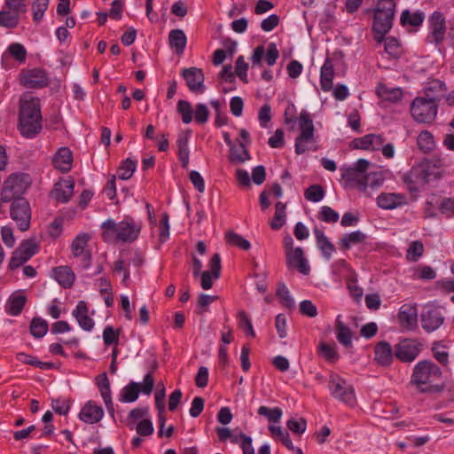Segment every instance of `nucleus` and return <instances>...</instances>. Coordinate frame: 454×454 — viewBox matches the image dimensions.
<instances>
[{"instance_id":"obj_29","label":"nucleus","mask_w":454,"mask_h":454,"mask_svg":"<svg viewBox=\"0 0 454 454\" xmlns=\"http://www.w3.org/2000/svg\"><path fill=\"white\" fill-rule=\"evenodd\" d=\"M299 127L301 133L299 135L300 139L313 140L314 137V125L310 114L306 111L302 110L299 116Z\"/></svg>"},{"instance_id":"obj_62","label":"nucleus","mask_w":454,"mask_h":454,"mask_svg":"<svg viewBox=\"0 0 454 454\" xmlns=\"http://www.w3.org/2000/svg\"><path fill=\"white\" fill-rule=\"evenodd\" d=\"M51 407L56 413L66 416L69 412L70 403L64 398L52 399Z\"/></svg>"},{"instance_id":"obj_5","label":"nucleus","mask_w":454,"mask_h":454,"mask_svg":"<svg viewBox=\"0 0 454 454\" xmlns=\"http://www.w3.org/2000/svg\"><path fill=\"white\" fill-rule=\"evenodd\" d=\"M30 185L29 175L13 173L4 181L1 192L2 202L12 201L25 193Z\"/></svg>"},{"instance_id":"obj_51","label":"nucleus","mask_w":454,"mask_h":454,"mask_svg":"<svg viewBox=\"0 0 454 454\" xmlns=\"http://www.w3.org/2000/svg\"><path fill=\"white\" fill-rule=\"evenodd\" d=\"M260 416L266 417L270 422L278 423L282 417V410L279 407L269 408L266 406L259 407L257 411Z\"/></svg>"},{"instance_id":"obj_60","label":"nucleus","mask_w":454,"mask_h":454,"mask_svg":"<svg viewBox=\"0 0 454 454\" xmlns=\"http://www.w3.org/2000/svg\"><path fill=\"white\" fill-rule=\"evenodd\" d=\"M384 182V177L380 172H370L365 175L364 191L368 186L372 188L380 186Z\"/></svg>"},{"instance_id":"obj_20","label":"nucleus","mask_w":454,"mask_h":454,"mask_svg":"<svg viewBox=\"0 0 454 454\" xmlns=\"http://www.w3.org/2000/svg\"><path fill=\"white\" fill-rule=\"evenodd\" d=\"M103 416L104 411L102 407L97 405L93 401L87 402L79 413V419L88 424L98 423Z\"/></svg>"},{"instance_id":"obj_15","label":"nucleus","mask_w":454,"mask_h":454,"mask_svg":"<svg viewBox=\"0 0 454 454\" xmlns=\"http://www.w3.org/2000/svg\"><path fill=\"white\" fill-rule=\"evenodd\" d=\"M430 26V35L428 38L431 43H434L436 45L440 44L443 39L446 30L445 19L440 12H434L429 17Z\"/></svg>"},{"instance_id":"obj_30","label":"nucleus","mask_w":454,"mask_h":454,"mask_svg":"<svg viewBox=\"0 0 454 454\" xmlns=\"http://www.w3.org/2000/svg\"><path fill=\"white\" fill-rule=\"evenodd\" d=\"M52 276L64 288H70L74 281V274L68 266L54 268L52 270Z\"/></svg>"},{"instance_id":"obj_48","label":"nucleus","mask_w":454,"mask_h":454,"mask_svg":"<svg viewBox=\"0 0 454 454\" xmlns=\"http://www.w3.org/2000/svg\"><path fill=\"white\" fill-rule=\"evenodd\" d=\"M48 331V323L41 317H34L30 323V333L35 338L43 337Z\"/></svg>"},{"instance_id":"obj_17","label":"nucleus","mask_w":454,"mask_h":454,"mask_svg":"<svg viewBox=\"0 0 454 454\" xmlns=\"http://www.w3.org/2000/svg\"><path fill=\"white\" fill-rule=\"evenodd\" d=\"M286 264L288 268L297 269L299 272L308 275L310 271L309 265L304 256L301 247H295L294 250L286 253Z\"/></svg>"},{"instance_id":"obj_35","label":"nucleus","mask_w":454,"mask_h":454,"mask_svg":"<svg viewBox=\"0 0 454 454\" xmlns=\"http://www.w3.org/2000/svg\"><path fill=\"white\" fill-rule=\"evenodd\" d=\"M314 234L322 254L325 258L330 259L335 250L333 244L327 239L322 230L315 228Z\"/></svg>"},{"instance_id":"obj_27","label":"nucleus","mask_w":454,"mask_h":454,"mask_svg":"<svg viewBox=\"0 0 454 454\" xmlns=\"http://www.w3.org/2000/svg\"><path fill=\"white\" fill-rule=\"evenodd\" d=\"M341 178L344 179L348 185L356 187L364 192V178L365 175L356 172L351 167H343L341 169Z\"/></svg>"},{"instance_id":"obj_47","label":"nucleus","mask_w":454,"mask_h":454,"mask_svg":"<svg viewBox=\"0 0 454 454\" xmlns=\"http://www.w3.org/2000/svg\"><path fill=\"white\" fill-rule=\"evenodd\" d=\"M28 261L33 255L38 252V245L32 239H25L16 248Z\"/></svg>"},{"instance_id":"obj_28","label":"nucleus","mask_w":454,"mask_h":454,"mask_svg":"<svg viewBox=\"0 0 454 454\" xmlns=\"http://www.w3.org/2000/svg\"><path fill=\"white\" fill-rule=\"evenodd\" d=\"M223 139L224 142L230 146V160L231 162L244 163L245 161L250 160L249 152L244 143L240 142L242 154H237V147L232 143V140L231 139L230 134L228 132L223 133Z\"/></svg>"},{"instance_id":"obj_22","label":"nucleus","mask_w":454,"mask_h":454,"mask_svg":"<svg viewBox=\"0 0 454 454\" xmlns=\"http://www.w3.org/2000/svg\"><path fill=\"white\" fill-rule=\"evenodd\" d=\"M89 309L84 301H78L76 308L73 310L72 315L77 320L79 325L83 330L90 332L94 327V320L89 317Z\"/></svg>"},{"instance_id":"obj_10","label":"nucleus","mask_w":454,"mask_h":454,"mask_svg":"<svg viewBox=\"0 0 454 454\" xmlns=\"http://www.w3.org/2000/svg\"><path fill=\"white\" fill-rule=\"evenodd\" d=\"M154 387V379L151 373H147L145 376L143 383L129 382L126 387H123L121 393V401L125 403L135 402L142 392L145 395H150Z\"/></svg>"},{"instance_id":"obj_34","label":"nucleus","mask_w":454,"mask_h":454,"mask_svg":"<svg viewBox=\"0 0 454 454\" xmlns=\"http://www.w3.org/2000/svg\"><path fill=\"white\" fill-rule=\"evenodd\" d=\"M169 45L171 48L175 49V51L177 55H181L184 53L185 46H186V35L184 32L181 29H173L170 31L168 35Z\"/></svg>"},{"instance_id":"obj_38","label":"nucleus","mask_w":454,"mask_h":454,"mask_svg":"<svg viewBox=\"0 0 454 454\" xmlns=\"http://www.w3.org/2000/svg\"><path fill=\"white\" fill-rule=\"evenodd\" d=\"M367 236L361 231H356L345 234L340 240V246L342 250H348L353 245H357L365 241Z\"/></svg>"},{"instance_id":"obj_16","label":"nucleus","mask_w":454,"mask_h":454,"mask_svg":"<svg viewBox=\"0 0 454 454\" xmlns=\"http://www.w3.org/2000/svg\"><path fill=\"white\" fill-rule=\"evenodd\" d=\"M445 317L437 308H431L421 314V326L427 333H432L444 323Z\"/></svg>"},{"instance_id":"obj_59","label":"nucleus","mask_w":454,"mask_h":454,"mask_svg":"<svg viewBox=\"0 0 454 454\" xmlns=\"http://www.w3.org/2000/svg\"><path fill=\"white\" fill-rule=\"evenodd\" d=\"M8 51L18 62H25L27 59V51L22 44L19 43H13L9 45Z\"/></svg>"},{"instance_id":"obj_63","label":"nucleus","mask_w":454,"mask_h":454,"mask_svg":"<svg viewBox=\"0 0 454 454\" xmlns=\"http://www.w3.org/2000/svg\"><path fill=\"white\" fill-rule=\"evenodd\" d=\"M120 331H115L114 328L111 325L106 326L103 332V340L104 343L106 346H110L112 344H117L119 340Z\"/></svg>"},{"instance_id":"obj_21","label":"nucleus","mask_w":454,"mask_h":454,"mask_svg":"<svg viewBox=\"0 0 454 454\" xmlns=\"http://www.w3.org/2000/svg\"><path fill=\"white\" fill-rule=\"evenodd\" d=\"M385 139L381 135L368 134L352 141L356 149L378 151L381 148Z\"/></svg>"},{"instance_id":"obj_39","label":"nucleus","mask_w":454,"mask_h":454,"mask_svg":"<svg viewBox=\"0 0 454 454\" xmlns=\"http://www.w3.org/2000/svg\"><path fill=\"white\" fill-rule=\"evenodd\" d=\"M27 302V297L23 294L12 295L8 301L7 313L12 316H18L21 313L25 304Z\"/></svg>"},{"instance_id":"obj_52","label":"nucleus","mask_w":454,"mask_h":454,"mask_svg":"<svg viewBox=\"0 0 454 454\" xmlns=\"http://www.w3.org/2000/svg\"><path fill=\"white\" fill-rule=\"evenodd\" d=\"M324 196L325 191L319 184H312L304 192L305 199L311 202H318L324 199Z\"/></svg>"},{"instance_id":"obj_40","label":"nucleus","mask_w":454,"mask_h":454,"mask_svg":"<svg viewBox=\"0 0 454 454\" xmlns=\"http://www.w3.org/2000/svg\"><path fill=\"white\" fill-rule=\"evenodd\" d=\"M417 144L419 148L424 153L433 151L435 146L434 136L427 130H423L419 134Z\"/></svg>"},{"instance_id":"obj_24","label":"nucleus","mask_w":454,"mask_h":454,"mask_svg":"<svg viewBox=\"0 0 454 454\" xmlns=\"http://www.w3.org/2000/svg\"><path fill=\"white\" fill-rule=\"evenodd\" d=\"M72 163L73 154L67 147H61L59 149L52 158V164L54 168L63 173H67L71 169Z\"/></svg>"},{"instance_id":"obj_11","label":"nucleus","mask_w":454,"mask_h":454,"mask_svg":"<svg viewBox=\"0 0 454 454\" xmlns=\"http://www.w3.org/2000/svg\"><path fill=\"white\" fill-rule=\"evenodd\" d=\"M423 348L422 343L416 340L404 339L395 346V357L402 363L413 362Z\"/></svg>"},{"instance_id":"obj_57","label":"nucleus","mask_w":454,"mask_h":454,"mask_svg":"<svg viewBox=\"0 0 454 454\" xmlns=\"http://www.w3.org/2000/svg\"><path fill=\"white\" fill-rule=\"evenodd\" d=\"M318 218L323 222L334 223L338 222L340 215L331 207L323 206L318 212Z\"/></svg>"},{"instance_id":"obj_53","label":"nucleus","mask_w":454,"mask_h":454,"mask_svg":"<svg viewBox=\"0 0 454 454\" xmlns=\"http://www.w3.org/2000/svg\"><path fill=\"white\" fill-rule=\"evenodd\" d=\"M50 0H35L32 3L33 20L39 22L42 20L45 11L48 9Z\"/></svg>"},{"instance_id":"obj_3","label":"nucleus","mask_w":454,"mask_h":454,"mask_svg":"<svg viewBox=\"0 0 454 454\" xmlns=\"http://www.w3.org/2000/svg\"><path fill=\"white\" fill-rule=\"evenodd\" d=\"M19 130L25 137H34L42 129L41 106L38 98L20 102Z\"/></svg>"},{"instance_id":"obj_9","label":"nucleus","mask_w":454,"mask_h":454,"mask_svg":"<svg viewBox=\"0 0 454 454\" xmlns=\"http://www.w3.org/2000/svg\"><path fill=\"white\" fill-rule=\"evenodd\" d=\"M11 218L21 231H26L30 227L31 208L28 201L24 198H18L12 201L10 207Z\"/></svg>"},{"instance_id":"obj_6","label":"nucleus","mask_w":454,"mask_h":454,"mask_svg":"<svg viewBox=\"0 0 454 454\" xmlns=\"http://www.w3.org/2000/svg\"><path fill=\"white\" fill-rule=\"evenodd\" d=\"M437 111L436 98L417 97L411 105V114L413 120L419 123H432L436 118Z\"/></svg>"},{"instance_id":"obj_1","label":"nucleus","mask_w":454,"mask_h":454,"mask_svg":"<svg viewBox=\"0 0 454 454\" xmlns=\"http://www.w3.org/2000/svg\"><path fill=\"white\" fill-rule=\"evenodd\" d=\"M441 368L430 360H421L413 368L410 383L420 393H440L444 384H434L442 377Z\"/></svg>"},{"instance_id":"obj_45","label":"nucleus","mask_w":454,"mask_h":454,"mask_svg":"<svg viewBox=\"0 0 454 454\" xmlns=\"http://www.w3.org/2000/svg\"><path fill=\"white\" fill-rule=\"evenodd\" d=\"M226 242L231 246H235L245 251L250 249V242L243 238L241 235L234 232L233 231H228L225 233Z\"/></svg>"},{"instance_id":"obj_26","label":"nucleus","mask_w":454,"mask_h":454,"mask_svg":"<svg viewBox=\"0 0 454 454\" xmlns=\"http://www.w3.org/2000/svg\"><path fill=\"white\" fill-rule=\"evenodd\" d=\"M334 68L333 60L327 57L320 70V84L324 91H330L333 89Z\"/></svg>"},{"instance_id":"obj_2","label":"nucleus","mask_w":454,"mask_h":454,"mask_svg":"<svg viewBox=\"0 0 454 454\" xmlns=\"http://www.w3.org/2000/svg\"><path fill=\"white\" fill-rule=\"evenodd\" d=\"M101 228L104 241L131 243L138 238L141 223L135 222L131 217H126L120 223L108 219L102 223Z\"/></svg>"},{"instance_id":"obj_56","label":"nucleus","mask_w":454,"mask_h":454,"mask_svg":"<svg viewBox=\"0 0 454 454\" xmlns=\"http://www.w3.org/2000/svg\"><path fill=\"white\" fill-rule=\"evenodd\" d=\"M383 41H385V46H384L385 51L391 58H394V59L398 58L401 54V46H400V43L397 41V39H395V37H387V38L384 37Z\"/></svg>"},{"instance_id":"obj_19","label":"nucleus","mask_w":454,"mask_h":454,"mask_svg":"<svg viewBox=\"0 0 454 454\" xmlns=\"http://www.w3.org/2000/svg\"><path fill=\"white\" fill-rule=\"evenodd\" d=\"M395 356V348L393 349L390 343L382 340L378 342L374 347V361L380 366L388 367L393 363Z\"/></svg>"},{"instance_id":"obj_18","label":"nucleus","mask_w":454,"mask_h":454,"mask_svg":"<svg viewBox=\"0 0 454 454\" xmlns=\"http://www.w3.org/2000/svg\"><path fill=\"white\" fill-rule=\"evenodd\" d=\"M74 182L72 179L60 180L54 184L51 197L58 202L67 203L74 193Z\"/></svg>"},{"instance_id":"obj_49","label":"nucleus","mask_w":454,"mask_h":454,"mask_svg":"<svg viewBox=\"0 0 454 454\" xmlns=\"http://www.w3.org/2000/svg\"><path fill=\"white\" fill-rule=\"evenodd\" d=\"M277 295L280 298L281 304L288 309L294 308L295 303L292 296L290 295L289 290L284 283H280L277 287Z\"/></svg>"},{"instance_id":"obj_36","label":"nucleus","mask_w":454,"mask_h":454,"mask_svg":"<svg viewBox=\"0 0 454 454\" xmlns=\"http://www.w3.org/2000/svg\"><path fill=\"white\" fill-rule=\"evenodd\" d=\"M318 356L325 359L328 364H335L340 359V355L337 352L336 344H328L321 342L317 348Z\"/></svg>"},{"instance_id":"obj_44","label":"nucleus","mask_w":454,"mask_h":454,"mask_svg":"<svg viewBox=\"0 0 454 454\" xmlns=\"http://www.w3.org/2000/svg\"><path fill=\"white\" fill-rule=\"evenodd\" d=\"M286 205L280 201L275 205L274 217L270 223L273 230H279L285 224Z\"/></svg>"},{"instance_id":"obj_64","label":"nucleus","mask_w":454,"mask_h":454,"mask_svg":"<svg viewBox=\"0 0 454 454\" xmlns=\"http://www.w3.org/2000/svg\"><path fill=\"white\" fill-rule=\"evenodd\" d=\"M439 210L447 217L454 216V198H444L439 205Z\"/></svg>"},{"instance_id":"obj_23","label":"nucleus","mask_w":454,"mask_h":454,"mask_svg":"<svg viewBox=\"0 0 454 454\" xmlns=\"http://www.w3.org/2000/svg\"><path fill=\"white\" fill-rule=\"evenodd\" d=\"M398 319L401 325L408 329H411L417 325L418 309L415 304H403L401 306L398 313Z\"/></svg>"},{"instance_id":"obj_8","label":"nucleus","mask_w":454,"mask_h":454,"mask_svg":"<svg viewBox=\"0 0 454 454\" xmlns=\"http://www.w3.org/2000/svg\"><path fill=\"white\" fill-rule=\"evenodd\" d=\"M442 166L439 160L425 159L418 166L411 168V175L417 182L427 184L441 177Z\"/></svg>"},{"instance_id":"obj_4","label":"nucleus","mask_w":454,"mask_h":454,"mask_svg":"<svg viewBox=\"0 0 454 454\" xmlns=\"http://www.w3.org/2000/svg\"><path fill=\"white\" fill-rule=\"evenodd\" d=\"M395 12V0H379L372 22L373 38L379 43L383 42L384 36L391 29Z\"/></svg>"},{"instance_id":"obj_32","label":"nucleus","mask_w":454,"mask_h":454,"mask_svg":"<svg viewBox=\"0 0 454 454\" xmlns=\"http://www.w3.org/2000/svg\"><path fill=\"white\" fill-rule=\"evenodd\" d=\"M376 93L379 98L392 103L399 102L403 95L401 88H388L383 83L377 86Z\"/></svg>"},{"instance_id":"obj_46","label":"nucleus","mask_w":454,"mask_h":454,"mask_svg":"<svg viewBox=\"0 0 454 454\" xmlns=\"http://www.w3.org/2000/svg\"><path fill=\"white\" fill-rule=\"evenodd\" d=\"M269 430L271 435L278 437L289 450H294V446L287 431L283 430L281 427L274 425H270Z\"/></svg>"},{"instance_id":"obj_55","label":"nucleus","mask_w":454,"mask_h":454,"mask_svg":"<svg viewBox=\"0 0 454 454\" xmlns=\"http://www.w3.org/2000/svg\"><path fill=\"white\" fill-rule=\"evenodd\" d=\"M424 253V246L421 241L416 240L411 243L408 250L406 258L410 262H417Z\"/></svg>"},{"instance_id":"obj_33","label":"nucleus","mask_w":454,"mask_h":454,"mask_svg":"<svg viewBox=\"0 0 454 454\" xmlns=\"http://www.w3.org/2000/svg\"><path fill=\"white\" fill-rule=\"evenodd\" d=\"M190 131L181 133L178 136L176 144L178 147V159L181 161L182 167L187 168L189 165V155L190 151L188 147V142L190 137Z\"/></svg>"},{"instance_id":"obj_41","label":"nucleus","mask_w":454,"mask_h":454,"mask_svg":"<svg viewBox=\"0 0 454 454\" xmlns=\"http://www.w3.org/2000/svg\"><path fill=\"white\" fill-rule=\"evenodd\" d=\"M448 90L446 83L441 80L434 79L425 87L424 93L427 98H435L436 93H442Z\"/></svg>"},{"instance_id":"obj_7","label":"nucleus","mask_w":454,"mask_h":454,"mask_svg":"<svg viewBox=\"0 0 454 454\" xmlns=\"http://www.w3.org/2000/svg\"><path fill=\"white\" fill-rule=\"evenodd\" d=\"M329 389L335 399L349 406L356 404V395L353 387L339 374L332 372L329 379Z\"/></svg>"},{"instance_id":"obj_58","label":"nucleus","mask_w":454,"mask_h":454,"mask_svg":"<svg viewBox=\"0 0 454 454\" xmlns=\"http://www.w3.org/2000/svg\"><path fill=\"white\" fill-rule=\"evenodd\" d=\"M238 317L239 327H241L244 330L247 335L254 338L255 333L254 331L251 320L249 319L247 313L244 310H240L238 313Z\"/></svg>"},{"instance_id":"obj_50","label":"nucleus","mask_w":454,"mask_h":454,"mask_svg":"<svg viewBox=\"0 0 454 454\" xmlns=\"http://www.w3.org/2000/svg\"><path fill=\"white\" fill-rule=\"evenodd\" d=\"M137 164L134 160L126 159L117 170L118 177L122 180L129 179L133 176Z\"/></svg>"},{"instance_id":"obj_12","label":"nucleus","mask_w":454,"mask_h":454,"mask_svg":"<svg viewBox=\"0 0 454 454\" xmlns=\"http://www.w3.org/2000/svg\"><path fill=\"white\" fill-rule=\"evenodd\" d=\"M20 81L27 89H42L50 83L48 74L42 68L23 69L20 74Z\"/></svg>"},{"instance_id":"obj_61","label":"nucleus","mask_w":454,"mask_h":454,"mask_svg":"<svg viewBox=\"0 0 454 454\" xmlns=\"http://www.w3.org/2000/svg\"><path fill=\"white\" fill-rule=\"evenodd\" d=\"M414 277L423 280H431L435 278L436 273L430 266H418L414 270Z\"/></svg>"},{"instance_id":"obj_25","label":"nucleus","mask_w":454,"mask_h":454,"mask_svg":"<svg viewBox=\"0 0 454 454\" xmlns=\"http://www.w3.org/2000/svg\"><path fill=\"white\" fill-rule=\"evenodd\" d=\"M377 204L383 209H394L406 204V198L399 193H381L377 198Z\"/></svg>"},{"instance_id":"obj_31","label":"nucleus","mask_w":454,"mask_h":454,"mask_svg":"<svg viewBox=\"0 0 454 454\" xmlns=\"http://www.w3.org/2000/svg\"><path fill=\"white\" fill-rule=\"evenodd\" d=\"M97 385L99 388L102 398L106 403V408L114 412V407L111 397L110 383L106 372L99 374L96 378Z\"/></svg>"},{"instance_id":"obj_43","label":"nucleus","mask_w":454,"mask_h":454,"mask_svg":"<svg viewBox=\"0 0 454 454\" xmlns=\"http://www.w3.org/2000/svg\"><path fill=\"white\" fill-rule=\"evenodd\" d=\"M20 22V13L10 11L0 12V26L7 28H14Z\"/></svg>"},{"instance_id":"obj_37","label":"nucleus","mask_w":454,"mask_h":454,"mask_svg":"<svg viewBox=\"0 0 454 454\" xmlns=\"http://www.w3.org/2000/svg\"><path fill=\"white\" fill-rule=\"evenodd\" d=\"M335 330L338 341L346 348L352 347V332L340 320V316L336 320Z\"/></svg>"},{"instance_id":"obj_13","label":"nucleus","mask_w":454,"mask_h":454,"mask_svg":"<svg viewBox=\"0 0 454 454\" xmlns=\"http://www.w3.org/2000/svg\"><path fill=\"white\" fill-rule=\"evenodd\" d=\"M90 235L85 232L77 235L71 244L72 254L76 258H81V263L83 269L90 268L92 261L91 251L87 248Z\"/></svg>"},{"instance_id":"obj_42","label":"nucleus","mask_w":454,"mask_h":454,"mask_svg":"<svg viewBox=\"0 0 454 454\" xmlns=\"http://www.w3.org/2000/svg\"><path fill=\"white\" fill-rule=\"evenodd\" d=\"M425 16L421 12H415L411 13L405 10L401 14V23L403 26L410 25L411 27H419L422 24Z\"/></svg>"},{"instance_id":"obj_54","label":"nucleus","mask_w":454,"mask_h":454,"mask_svg":"<svg viewBox=\"0 0 454 454\" xmlns=\"http://www.w3.org/2000/svg\"><path fill=\"white\" fill-rule=\"evenodd\" d=\"M177 112L181 114L184 123L188 124L192 121L193 111L188 101L180 99L177 102Z\"/></svg>"},{"instance_id":"obj_14","label":"nucleus","mask_w":454,"mask_h":454,"mask_svg":"<svg viewBox=\"0 0 454 454\" xmlns=\"http://www.w3.org/2000/svg\"><path fill=\"white\" fill-rule=\"evenodd\" d=\"M181 75L186 82L189 90L194 93H202L205 90L204 73L198 67L184 68Z\"/></svg>"}]
</instances>
